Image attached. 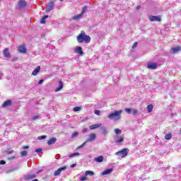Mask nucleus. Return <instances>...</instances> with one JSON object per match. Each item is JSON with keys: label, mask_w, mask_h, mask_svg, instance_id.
I'll use <instances>...</instances> for the list:
<instances>
[{"label": "nucleus", "mask_w": 181, "mask_h": 181, "mask_svg": "<svg viewBox=\"0 0 181 181\" xmlns=\"http://www.w3.org/2000/svg\"><path fill=\"white\" fill-rule=\"evenodd\" d=\"M100 112H101L99 110H96L94 111V114H95L96 115H100Z\"/></svg>", "instance_id": "obj_41"}, {"label": "nucleus", "mask_w": 181, "mask_h": 181, "mask_svg": "<svg viewBox=\"0 0 181 181\" xmlns=\"http://www.w3.org/2000/svg\"><path fill=\"white\" fill-rule=\"evenodd\" d=\"M97 138V135L95 134L92 133L89 135V138L86 140L88 142H93Z\"/></svg>", "instance_id": "obj_11"}, {"label": "nucleus", "mask_w": 181, "mask_h": 181, "mask_svg": "<svg viewBox=\"0 0 181 181\" xmlns=\"http://www.w3.org/2000/svg\"><path fill=\"white\" fill-rule=\"evenodd\" d=\"M23 149H29V146H23Z\"/></svg>", "instance_id": "obj_47"}, {"label": "nucleus", "mask_w": 181, "mask_h": 181, "mask_svg": "<svg viewBox=\"0 0 181 181\" xmlns=\"http://www.w3.org/2000/svg\"><path fill=\"white\" fill-rule=\"evenodd\" d=\"M148 69H151V70H155L156 67H158V64L156 63H149L147 64Z\"/></svg>", "instance_id": "obj_10"}, {"label": "nucleus", "mask_w": 181, "mask_h": 181, "mask_svg": "<svg viewBox=\"0 0 181 181\" xmlns=\"http://www.w3.org/2000/svg\"><path fill=\"white\" fill-rule=\"evenodd\" d=\"M85 174H86V176H88V175H90V176H93L94 175V172L87 170L86 171Z\"/></svg>", "instance_id": "obj_29"}, {"label": "nucleus", "mask_w": 181, "mask_h": 181, "mask_svg": "<svg viewBox=\"0 0 181 181\" xmlns=\"http://www.w3.org/2000/svg\"><path fill=\"white\" fill-rule=\"evenodd\" d=\"M4 54L5 56V57H11V53L9 52V49L8 48H6L4 50Z\"/></svg>", "instance_id": "obj_20"}, {"label": "nucleus", "mask_w": 181, "mask_h": 181, "mask_svg": "<svg viewBox=\"0 0 181 181\" xmlns=\"http://www.w3.org/2000/svg\"><path fill=\"white\" fill-rule=\"evenodd\" d=\"M136 11H139V9H141V6H137L136 7Z\"/></svg>", "instance_id": "obj_48"}, {"label": "nucleus", "mask_w": 181, "mask_h": 181, "mask_svg": "<svg viewBox=\"0 0 181 181\" xmlns=\"http://www.w3.org/2000/svg\"><path fill=\"white\" fill-rule=\"evenodd\" d=\"M128 152H129V149L123 148L120 151L116 152L115 155H117V156H120V158H125V156L128 155Z\"/></svg>", "instance_id": "obj_3"}, {"label": "nucleus", "mask_w": 181, "mask_h": 181, "mask_svg": "<svg viewBox=\"0 0 181 181\" xmlns=\"http://www.w3.org/2000/svg\"><path fill=\"white\" fill-rule=\"evenodd\" d=\"M132 115H136V114H138V110L132 109Z\"/></svg>", "instance_id": "obj_36"}, {"label": "nucleus", "mask_w": 181, "mask_h": 181, "mask_svg": "<svg viewBox=\"0 0 181 181\" xmlns=\"http://www.w3.org/2000/svg\"><path fill=\"white\" fill-rule=\"evenodd\" d=\"M83 132H87V129H83Z\"/></svg>", "instance_id": "obj_50"}, {"label": "nucleus", "mask_w": 181, "mask_h": 181, "mask_svg": "<svg viewBox=\"0 0 181 181\" xmlns=\"http://www.w3.org/2000/svg\"><path fill=\"white\" fill-rule=\"evenodd\" d=\"M35 152H37V153H40L42 152V148L35 149Z\"/></svg>", "instance_id": "obj_43"}, {"label": "nucleus", "mask_w": 181, "mask_h": 181, "mask_svg": "<svg viewBox=\"0 0 181 181\" xmlns=\"http://www.w3.org/2000/svg\"><path fill=\"white\" fill-rule=\"evenodd\" d=\"M82 16L83 14H78L77 16L72 17V19H74V21H78L79 19H81Z\"/></svg>", "instance_id": "obj_22"}, {"label": "nucleus", "mask_w": 181, "mask_h": 181, "mask_svg": "<svg viewBox=\"0 0 181 181\" xmlns=\"http://www.w3.org/2000/svg\"><path fill=\"white\" fill-rule=\"evenodd\" d=\"M44 81H45L43 79H41V80L39 81L38 84H43Z\"/></svg>", "instance_id": "obj_46"}, {"label": "nucleus", "mask_w": 181, "mask_h": 181, "mask_svg": "<svg viewBox=\"0 0 181 181\" xmlns=\"http://www.w3.org/2000/svg\"><path fill=\"white\" fill-rule=\"evenodd\" d=\"M122 114V110H115V112L110 113L107 118L109 119H115V121H118L121 119V115Z\"/></svg>", "instance_id": "obj_2"}, {"label": "nucleus", "mask_w": 181, "mask_h": 181, "mask_svg": "<svg viewBox=\"0 0 181 181\" xmlns=\"http://www.w3.org/2000/svg\"><path fill=\"white\" fill-rule=\"evenodd\" d=\"M35 177H36V174H28L23 176L24 180H32V179H35Z\"/></svg>", "instance_id": "obj_8"}, {"label": "nucleus", "mask_w": 181, "mask_h": 181, "mask_svg": "<svg viewBox=\"0 0 181 181\" xmlns=\"http://www.w3.org/2000/svg\"><path fill=\"white\" fill-rule=\"evenodd\" d=\"M11 172H13V170H11Z\"/></svg>", "instance_id": "obj_56"}, {"label": "nucleus", "mask_w": 181, "mask_h": 181, "mask_svg": "<svg viewBox=\"0 0 181 181\" xmlns=\"http://www.w3.org/2000/svg\"><path fill=\"white\" fill-rule=\"evenodd\" d=\"M80 155V153H73L69 156V158H74V156H78Z\"/></svg>", "instance_id": "obj_26"}, {"label": "nucleus", "mask_w": 181, "mask_h": 181, "mask_svg": "<svg viewBox=\"0 0 181 181\" xmlns=\"http://www.w3.org/2000/svg\"><path fill=\"white\" fill-rule=\"evenodd\" d=\"M81 110V107H75L74 108V112H77L78 111H80Z\"/></svg>", "instance_id": "obj_37"}, {"label": "nucleus", "mask_w": 181, "mask_h": 181, "mask_svg": "<svg viewBox=\"0 0 181 181\" xmlns=\"http://www.w3.org/2000/svg\"><path fill=\"white\" fill-rule=\"evenodd\" d=\"M87 11V6H85L82 8V11H81V14H84L86 13V12Z\"/></svg>", "instance_id": "obj_35"}, {"label": "nucleus", "mask_w": 181, "mask_h": 181, "mask_svg": "<svg viewBox=\"0 0 181 181\" xmlns=\"http://www.w3.org/2000/svg\"><path fill=\"white\" fill-rule=\"evenodd\" d=\"M28 155V151H23L21 152V158H23L24 156H26Z\"/></svg>", "instance_id": "obj_30"}, {"label": "nucleus", "mask_w": 181, "mask_h": 181, "mask_svg": "<svg viewBox=\"0 0 181 181\" xmlns=\"http://www.w3.org/2000/svg\"><path fill=\"white\" fill-rule=\"evenodd\" d=\"M63 88V82L62 81H59V86L55 89V93H58V91H60Z\"/></svg>", "instance_id": "obj_18"}, {"label": "nucleus", "mask_w": 181, "mask_h": 181, "mask_svg": "<svg viewBox=\"0 0 181 181\" xmlns=\"http://www.w3.org/2000/svg\"><path fill=\"white\" fill-rule=\"evenodd\" d=\"M78 43H90L91 42V37L89 35H86L84 31H81V33L76 37Z\"/></svg>", "instance_id": "obj_1"}, {"label": "nucleus", "mask_w": 181, "mask_h": 181, "mask_svg": "<svg viewBox=\"0 0 181 181\" xmlns=\"http://www.w3.org/2000/svg\"><path fill=\"white\" fill-rule=\"evenodd\" d=\"M12 105V100H7L2 104V108H6V107H11Z\"/></svg>", "instance_id": "obj_9"}, {"label": "nucleus", "mask_w": 181, "mask_h": 181, "mask_svg": "<svg viewBox=\"0 0 181 181\" xmlns=\"http://www.w3.org/2000/svg\"><path fill=\"white\" fill-rule=\"evenodd\" d=\"M87 142H88V141H86L83 144H82L81 146L77 147V149H81L83 148H84V146H86Z\"/></svg>", "instance_id": "obj_27"}, {"label": "nucleus", "mask_w": 181, "mask_h": 181, "mask_svg": "<svg viewBox=\"0 0 181 181\" xmlns=\"http://www.w3.org/2000/svg\"><path fill=\"white\" fill-rule=\"evenodd\" d=\"M52 2H56V0H52Z\"/></svg>", "instance_id": "obj_53"}, {"label": "nucleus", "mask_w": 181, "mask_h": 181, "mask_svg": "<svg viewBox=\"0 0 181 181\" xmlns=\"http://www.w3.org/2000/svg\"><path fill=\"white\" fill-rule=\"evenodd\" d=\"M101 127V124H95L90 126V129H97V128H100Z\"/></svg>", "instance_id": "obj_21"}, {"label": "nucleus", "mask_w": 181, "mask_h": 181, "mask_svg": "<svg viewBox=\"0 0 181 181\" xmlns=\"http://www.w3.org/2000/svg\"><path fill=\"white\" fill-rule=\"evenodd\" d=\"M54 6V2L53 1L49 2L45 8L46 12H50V11H53Z\"/></svg>", "instance_id": "obj_6"}, {"label": "nucleus", "mask_w": 181, "mask_h": 181, "mask_svg": "<svg viewBox=\"0 0 181 181\" xmlns=\"http://www.w3.org/2000/svg\"><path fill=\"white\" fill-rule=\"evenodd\" d=\"M39 118H40V116L36 115V116L33 117L32 119H33V121H36V119H39Z\"/></svg>", "instance_id": "obj_39"}, {"label": "nucleus", "mask_w": 181, "mask_h": 181, "mask_svg": "<svg viewBox=\"0 0 181 181\" xmlns=\"http://www.w3.org/2000/svg\"><path fill=\"white\" fill-rule=\"evenodd\" d=\"M148 19L151 22H160V21H162L160 16H150Z\"/></svg>", "instance_id": "obj_5"}, {"label": "nucleus", "mask_w": 181, "mask_h": 181, "mask_svg": "<svg viewBox=\"0 0 181 181\" xmlns=\"http://www.w3.org/2000/svg\"><path fill=\"white\" fill-rule=\"evenodd\" d=\"M40 72V66H38L33 72L32 76H37V74Z\"/></svg>", "instance_id": "obj_17"}, {"label": "nucleus", "mask_w": 181, "mask_h": 181, "mask_svg": "<svg viewBox=\"0 0 181 181\" xmlns=\"http://www.w3.org/2000/svg\"><path fill=\"white\" fill-rule=\"evenodd\" d=\"M115 132L117 135H118L119 134H121V129H115Z\"/></svg>", "instance_id": "obj_40"}, {"label": "nucleus", "mask_w": 181, "mask_h": 181, "mask_svg": "<svg viewBox=\"0 0 181 181\" xmlns=\"http://www.w3.org/2000/svg\"><path fill=\"white\" fill-rule=\"evenodd\" d=\"M76 166H77V164H72L71 165V168H76Z\"/></svg>", "instance_id": "obj_49"}, {"label": "nucleus", "mask_w": 181, "mask_h": 181, "mask_svg": "<svg viewBox=\"0 0 181 181\" xmlns=\"http://www.w3.org/2000/svg\"><path fill=\"white\" fill-rule=\"evenodd\" d=\"M47 18H49V16H44L42 17V19L40 20V23L42 24L46 23V19H47Z\"/></svg>", "instance_id": "obj_23"}, {"label": "nucleus", "mask_w": 181, "mask_h": 181, "mask_svg": "<svg viewBox=\"0 0 181 181\" xmlns=\"http://www.w3.org/2000/svg\"><path fill=\"white\" fill-rule=\"evenodd\" d=\"M114 170L112 168L110 169H107L105 171H103L101 175L102 176H104L105 175H110V173H111Z\"/></svg>", "instance_id": "obj_19"}, {"label": "nucleus", "mask_w": 181, "mask_h": 181, "mask_svg": "<svg viewBox=\"0 0 181 181\" xmlns=\"http://www.w3.org/2000/svg\"><path fill=\"white\" fill-rule=\"evenodd\" d=\"M95 162H98V163H101V162H104V156H100L94 158Z\"/></svg>", "instance_id": "obj_14"}, {"label": "nucleus", "mask_w": 181, "mask_h": 181, "mask_svg": "<svg viewBox=\"0 0 181 181\" xmlns=\"http://www.w3.org/2000/svg\"><path fill=\"white\" fill-rule=\"evenodd\" d=\"M18 52H20V53H25L26 47H25V45H20L18 47Z\"/></svg>", "instance_id": "obj_16"}, {"label": "nucleus", "mask_w": 181, "mask_h": 181, "mask_svg": "<svg viewBox=\"0 0 181 181\" xmlns=\"http://www.w3.org/2000/svg\"><path fill=\"white\" fill-rule=\"evenodd\" d=\"M136 46H138V42H136L134 43L132 49H135V47H136Z\"/></svg>", "instance_id": "obj_42"}, {"label": "nucleus", "mask_w": 181, "mask_h": 181, "mask_svg": "<svg viewBox=\"0 0 181 181\" xmlns=\"http://www.w3.org/2000/svg\"><path fill=\"white\" fill-rule=\"evenodd\" d=\"M165 139L169 141V139H172V134L169 133L168 134H165Z\"/></svg>", "instance_id": "obj_28"}, {"label": "nucleus", "mask_w": 181, "mask_h": 181, "mask_svg": "<svg viewBox=\"0 0 181 181\" xmlns=\"http://www.w3.org/2000/svg\"><path fill=\"white\" fill-rule=\"evenodd\" d=\"M77 136H78V132H77L73 133L72 135H71L72 139H74V138H77Z\"/></svg>", "instance_id": "obj_33"}, {"label": "nucleus", "mask_w": 181, "mask_h": 181, "mask_svg": "<svg viewBox=\"0 0 181 181\" xmlns=\"http://www.w3.org/2000/svg\"><path fill=\"white\" fill-rule=\"evenodd\" d=\"M56 141H57V139H56V137H52L48 140L47 144L48 145H53L56 144Z\"/></svg>", "instance_id": "obj_15"}, {"label": "nucleus", "mask_w": 181, "mask_h": 181, "mask_svg": "<svg viewBox=\"0 0 181 181\" xmlns=\"http://www.w3.org/2000/svg\"><path fill=\"white\" fill-rule=\"evenodd\" d=\"M28 6V3H26V1L25 0H20L17 4V8L22 11V9H25L26 6Z\"/></svg>", "instance_id": "obj_4"}, {"label": "nucleus", "mask_w": 181, "mask_h": 181, "mask_svg": "<svg viewBox=\"0 0 181 181\" xmlns=\"http://www.w3.org/2000/svg\"><path fill=\"white\" fill-rule=\"evenodd\" d=\"M121 142H124V136H120L117 140L116 143L117 144H121Z\"/></svg>", "instance_id": "obj_24"}, {"label": "nucleus", "mask_w": 181, "mask_h": 181, "mask_svg": "<svg viewBox=\"0 0 181 181\" xmlns=\"http://www.w3.org/2000/svg\"><path fill=\"white\" fill-rule=\"evenodd\" d=\"M124 111H125V112H127V114H132V109H131V108H125L124 109Z\"/></svg>", "instance_id": "obj_31"}, {"label": "nucleus", "mask_w": 181, "mask_h": 181, "mask_svg": "<svg viewBox=\"0 0 181 181\" xmlns=\"http://www.w3.org/2000/svg\"><path fill=\"white\" fill-rule=\"evenodd\" d=\"M46 138H47V136L43 135V136H38L37 139H39V141H42L43 139H46Z\"/></svg>", "instance_id": "obj_34"}, {"label": "nucleus", "mask_w": 181, "mask_h": 181, "mask_svg": "<svg viewBox=\"0 0 181 181\" xmlns=\"http://www.w3.org/2000/svg\"><path fill=\"white\" fill-rule=\"evenodd\" d=\"M60 2H63V0H60Z\"/></svg>", "instance_id": "obj_55"}, {"label": "nucleus", "mask_w": 181, "mask_h": 181, "mask_svg": "<svg viewBox=\"0 0 181 181\" xmlns=\"http://www.w3.org/2000/svg\"><path fill=\"white\" fill-rule=\"evenodd\" d=\"M11 159H15V157H11Z\"/></svg>", "instance_id": "obj_54"}, {"label": "nucleus", "mask_w": 181, "mask_h": 181, "mask_svg": "<svg viewBox=\"0 0 181 181\" xmlns=\"http://www.w3.org/2000/svg\"><path fill=\"white\" fill-rule=\"evenodd\" d=\"M180 50H181V47L178 46V47L171 48L170 52H172V53H174V54H175L176 53H179Z\"/></svg>", "instance_id": "obj_13"}, {"label": "nucleus", "mask_w": 181, "mask_h": 181, "mask_svg": "<svg viewBox=\"0 0 181 181\" xmlns=\"http://www.w3.org/2000/svg\"><path fill=\"white\" fill-rule=\"evenodd\" d=\"M6 162L4 160H0V165H6Z\"/></svg>", "instance_id": "obj_44"}, {"label": "nucleus", "mask_w": 181, "mask_h": 181, "mask_svg": "<svg viewBox=\"0 0 181 181\" xmlns=\"http://www.w3.org/2000/svg\"><path fill=\"white\" fill-rule=\"evenodd\" d=\"M33 181H39V180L38 179H35Z\"/></svg>", "instance_id": "obj_52"}, {"label": "nucleus", "mask_w": 181, "mask_h": 181, "mask_svg": "<svg viewBox=\"0 0 181 181\" xmlns=\"http://www.w3.org/2000/svg\"><path fill=\"white\" fill-rule=\"evenodd\" d=\"M80 180L81 181L87 180V175H86V174H85L83 176L81 177Z\"/></svg>", "instance_id": "obj_38"}, {"label": "nucleus", "mask_w": 181, "mask_h": 181, "mask_svg": "<svg viewBox=\"0 0 181 181\" xmlns=\"http://www.w3.org/2000/svg\"><path fill=\"white\" fill-rule=\"evenodd\" d=\"M40 172H42V170H39L37 172V175H39V173H40Z\"/></svg>", "instance_id": "obj_51"}, {"label": "nucleus", "mask_w": 181, "mask_h": 181, "mask_svg": "<svg viewBox=\"0 0 181 181\" xmlns=\"http://www.w3.org/2000/svg\"><path fill=\"white\" fill-rule=\"evenodd\" d=\"M6 153H8V155H11V154H12V153H13V150L10 151H6Z\"/></svg>", "instance_id": "obj_45"}, {"label": "nucleus", "mask_w": 181, "mask_h": 181, "mask_svg": "<svg viewBox=\"0 0 181 181\" xmlns=\"http://www.w3.org/2000/svg\"><path fill=\"white\" fill-rule=\"evenodd\" d=\"M67 169L66 166L62 167L59 168L57 170L54 171V176H59L63 172V170H66Z\"/></svg>", "instance_id": "obj_7"}, {"label": "nucleus", "mask_w": 181, "mask_h": 181, "mask_svg": "<svg viewBox=\"0 0 181 181\" xmlns=\"http://www.w3.org/2000/svg\"><path fill=\"white\" fill-rule=\"evenodd\" d=\"M76 53H78V54H80V56H83L84 54V52H83V48L81 47H76L75 49Z\"/></svg>", "instance_id": "obj_12"}, {"label": "nucleus", "mask_w": 181, "mask_h": 181, "mask_svg": "<svg viewBox=\"0 0 181 181\" xmlns=\"http://www.w3.org/2000/svg\"><path fill=\"white\" fill-rule=\"evenodd\" d=\"M147 110L149 112H152V111H153V105H148L147 106Z\"/></svg>", "instance_id": "obj_25"}, {"label": "nucleus", "mask_w": 181, "mask_h": 181, "mask_svg": "<svg viewBox=\"0 0 181 181\" xmlns=\"http://www.w3.org/2000/svg\"><path fill=\"white\" fill-rule=\"evenodd\" d=\"M101 131L103 132V134H104V135H107V134H108V131L107 130V129L103 127L101 128Z\"/></svg>", "instance_id": "obj_32"}]
</instances>
